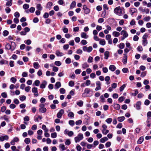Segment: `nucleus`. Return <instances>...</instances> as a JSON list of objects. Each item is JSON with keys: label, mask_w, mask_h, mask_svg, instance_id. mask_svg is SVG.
Returning a JSON list of instances; mask_svg holds the SVG:
<instances>
[{"label": "nucleus", "mask_w": 151, "mask_h": 151, "mask_svg": "<svg viewBox=\"0 0 151 151\" xmlns=\"http://www.w3.org/2000/svg\"><path fill=\"white\" fill-rule=\"evenodd\" d=\"M141 102L140 101H137L135 104V107L137 110H139L140 109Z\"/></svg>", "instance_id": "nucleus-9"}, {"label": "nucleus", "mask_w": 151, "mask_h": 151, "mask_svg": "<svg viewBox=\"0 0 151 151\" xmlns=\"http://www.w3.org/2000/svg\"><path fill=\"white\" fill-rule=\"evenodd\" d=\"M34 68L36 69H38L40 67L39 63L37 62H35L33 63Z\"/></svg>", "instance_id": "nucleus-13"}, {"label": "nucleus", "mask_w": 151, "mask_h": 151, "mask_svg": "<svg viewBox=\"0 0 151 151\" xmlns=\"http://www.w3.org/2000/svg\"><path fill=\"white\" fill-rule=\"evenodd\" d=\"M89 66V65L87 63H85L82 65V67L84 69H85L86 68L88 67Z\"/></svg>", "instance_id": "nucleus-33"}, {"label": "nucleus", "mask_w": 151, "mask_h": 151, "mask_svg": "<svg viewBox=\"0 0 151 151\" xmlns=\"http://www.w3.org/2000/svg\"><path fill=\"white\" fill-rule=\"evenodd\" d=\"M28 76V73L27 72H23L22 74V76L23 77H27Z\"/></svg>", "instance_id": "nucleus-44"}, {"label": "nucleus", "mask_w": 151, "mask_h": 151, "mask_svg": "<svg viewBox=\"0 0 151 151\" xmlns=\"http://www.w3.org/2000/svg\"><path fill=\"white\" fill-rule=\"evenodd\" d=\"M99 144V142L97 140H95L94 141L93 143V147H95L97 145Z\"/></svg>", "instance_id": "nucleus-49"}, {"label": "nucleus", "mask_w": 151, "mask_h": 151, "mask_svg": "<svg viewBox=\"0 0 151 151\" xmlns=\"http://www.w3.org/2000/svg\"><path fill=\"white\" fill-rule=\"evenodd\" d=\"M114 107L116 110H119L120 109V106L118 104H115L114 105Z\"/></svg>", "instance_id": "nucleus-29"}, {"label": "nucleus", "mask_w": 151, "mask_h": 151, "mask_svg": "<svg viewBox=\"0 0 151 151\" xmlns=\"http://www.w3.org/2000/svg\"><path fill=\"white\" fill-rule=\"evenodd\" d=\"M127 55L124 56V58L122 60V62L124 64H126L127 61Z\"/></svg>", "instance_id": "nucleus-31"}, {"label": "nucleus", "mask_w": 151, "mask_h": 151, "mask_svg": "<svg viewBox=\"0 0 151 151\" xmlns=\"http://www.w3.org/2000/svg\"><path fill=\"white\" fill-rule=\"evenodd\" d=\"M9 138V137L8 135L2 136L0 137V140L1 142H3L5 140H7Z\"/></svg>", "instance_id": "nucleus-8"}, {"label": "nucleus", "mask_w": 151, "mask_h": 151, "mask_svg": "<svg viewBox=\"0 0 151 151\" xmlns=\"http://www.w3.org/2000/svg\"><path fill=\"white\" fill-rule=\"evenodd\" d=\"M69 124L71 126H73L75 124L74 121L73 120H70L69 122Z\"/></svg>", "instance_id": "nucleus-54"}, {"label": "nucleus", "mask_w": 151, "mask_h": 151, "mask_svg": "<svg viewBox=\"0 0 151 151\" xmlns=\"http://www.w3.org/2000/svg\"><path fill=\"white\" fill-rule=\"evenodd\" d=\"M139 11L142 12L143 13H145L146 14L149 13V10L148 9H143V8L142 7H140L139 8Z\"/></svg>", "instance_id": "nucleus-5"}, {"label": "nucleus", "mask_w": 151, "mask_h": 151, "mask_svg": "<svg viewBox=\"0 0 151 151\" xmlns=\"http://www.w3.org/2000/svg\"><path fill=\"white\" fill-rule=\"evenodd\" d=\"M76 5V2L75 1H73L71 3L70 6V9H72L74 8Z\"/></svg>", "instance_id": "nucleus-26"}, {"label": "nucleus", "mask_w": 151, "mask_h": 151, "mask_svg": "<svg viewBox=\"0 0 151 151\" xmlns=\"http://www.w3.org/2000/svg\"><path fill=\"white\" fill-rule=\"evenodd\" d=\"M1 96L4 98H6L7 97V95L6 92H3L1 94Z\"/></svg>", "instance_id": "nucleus-56"}, {"label": "nucleus", "mask_w": 151, "mask_h": 151, "mask_svg": "<svg viewBox=\"0 0 151 151\" xmlns=\"http://www.w3.org/2000/svg\"><path fill=\"white\" fill-rule=\"evenodd\" d=\"M102 133L104 135H106L108 133L109 131V130L106 129H103L102 130Z\"/></svg>", "instance_id": "nucleus-37"}, {"label": "nucleus", "mask_w": 151, "mask_h": 151, "mask_svg": "<svg viewBox=\"0 0 151 151\" xmlns=\"http://www.w3.org/2000/svg\"><path fill=\"white\" fill-rule=\"evenodd\" d=\"M137 11V10L136 9L134 8H133L130 9L129 10V12L131 15H132L134 13L136 12Z\"/></svg>", "instance_id": "nucleus-20"}, {"label": "nucleus", "mask_w": 151, "mask_h": 151, "mask_svg": "<svg viewBox=\"0 0 151 151\" xmlns=\"http://www.w3.org/2000/svg\"><path fill=\"white\" fill-rule=\"evenodd\" d=\"M99 44L102 45H104L106 44V42L104 39H101L99 42Z\"/></svg>", "instance_id": "nucleus-34"}, {"label": "nucleus", "mask_w": 151, "mask_h": 151, "mask_svg": "<svg viewBox=\"0 0 151 151\" xmlns=\"http://www.w3.org/2000/svg\"><path fill=\"white\" fill-rule=\"evenodd\" d=\"M3 118L4 119L6 122H9V118L8 117V116H7L6 115H4Z\"/></svg>", "instance_id": "nucleus-36"}, {"label": "nucleus", "mask_w": 151, "mask_h": 151, "mask_svg": "<svg viewBox=\"0 0 151 151\" xmlns=\"http://www.w3.org/2000/svg\"><path fill=\"white\" fill-rule=\"evenodd\" d=\"M19 141V139L17 137H15L11 141L10 144L12 145H15L16 142H18Z\"/></svg>", "instance_id": "nucleus-7"}, {"label": "nucleus", "mask_w": 151, "mask_h": 151, "mask_svg": "<svg viewBox=\"0 0 151 151\" xmlns=\"http://www.w3.org/2000/svg\"><path fill=\"white\" fill-rule=\"evenodd\" d=\"M108 140V138L107 137H104L102 138H101L100 139V141L101 142L104 143L105 141H106Z\"/></svg>", "instance_id": "nucleus-23"}, {"label": "nucleus", "mask_w": 151, "mask_h": 151, "mask_svg": "<svg viewBox=\"0 0 151 151\" xmlns=\"http://www.w3.org/2000/svg\"><path fill=\"white\" fill-rule=\"evenodd\" d=\"M25 42L27 45H29L31 43V41L30 40H25Z\"/></svg>", "instance_id": "nucleus-64"}, {"label": "nucleus", "mask_w": 151, "mask_h": 151, "mask_svg": "<svg viewBox=\"0 0 151 151\" xmlns=\"http://www.w3.org/2000/svg\"><path fill=\"white\" fill-rule=\"evenodd\" d=\"M146 122L147 124V126L148 127H150L151 125V118L150 117L148 118Z\"/></svg>", "instance_id": "nucleus-17"}, {"label": "nucleus", "mask_w": 151, "mask_h": 151, "mask_svg": "<svg viewBox=\"0 0 151 151\" xmlns=\"http://www.w3.org/2000/svg\"><path fill=\"white\" fill-rule=\"evenodd\" d=\"M112 120V119L111 118H108L106 120V122L108 124H109L111 123Z\"/></svg>", "instance_id": "nucleus-45"}, {"label": "nucleus", "mask_w": 151, "mask_h": 151, "mask_svg": "<svg viewBox=\"0 0 151 151\" xmlns=\"http://www.w3.org/2000/svg\"><path fill=\"white\" fill-rule=\"evenodd\" d=\"M47 110L45 108H39V111L40 112L42 113H45L46 112Z\"/></svg>", "instance_id": "nucleus-24"}, {"label": "nucleus", "mask_w": 151, "mask_h": 151, "mask_svg": "<svg viewBox=\"0 0 151 151\" xmlns=\"http://www.w3.org/2000/svg\"><path fill=\"white\" fill-rule=\"evenodd\" d=\"M23 9H26L29 8V5L27 4H24L23 5Z\"/></svg>", "instance_id": "nucleus-50"}, {"label": "nucleus", "mask_w": 151, "mask_h": 151, "mask_svg": "<svg viewBox=\"0 0 151 151\" xmlns=\"http://www.w3.org/2000/svg\"><path fill=\"white\" fill-rule=\"evenodd\" d=\"M120 34L121 35L123 36L121 38V40H123L128 36V33L126 31L124 30L121 31Z\"/></svg>", "instance_id": "nucleus-4"}, {"label": "nucleus", "mask_w": 151, "mask_h": 151, "mask_svg": "<svg viewBox=\"0 0 151 151\" xmlns=\"http://www.w3.org/2000/svg\"><path fill=\"white\" fill-rule=\"evenodd\" d=\"M31 87L29 86H27L25 87V90L27 92H29L30 90Z\"/></svg>", "instance_id": "nucleus-61"}, {"label": "nucleus", "mask_w": 151, "mask_h": 151, "mask_svg": "<svg viewBox=\"0 0 151 151\" xmlns=\"http://www.w3.org/2000/svg\"><path fill=\"white\" fill-rule=\"evenodd\" d=\"M55 88L58 89L61 86V84L60 82H57L55 85Z\"/></svg>", "instance_id": "nucleus-18"}, {"label": "nucleus", "mask_w": 151, "mask_h": 151, "mask_svg": "<svg viewBox=\"0 0 151 151\" xmlns=\"http://www.w3.org/2000/svg\"><path fill=\"white\" fill-rule=\"evenodd\" d=\"M47 83L45 81H43L41 84L40 87L41 88H44L47 84Z\"/></svg>", "instance_id": "nucleus-10"}, {"label": "nucleus", "mask_w": 151, "mask_h": 151, "mask_svg": "<svg viewBox=\"0 0 151 151\" xmlns=\"http://www.w3.org/2000/svg\"><path fill=\"white\" fill-rule=\"evenodd\" d=\"M12 0H9L7 2L6 4V5L7 6H12Z\"/></svg>", "instance_id": "nucleus-27"}, {"label": "nucleus", "mask_w": 151, "mask_h": 151, "mask_svg": "<svg viewBox=\"0 0 151 151\" xmlns=\"http://www.w3.org/2000/svg\"><path fill=\"white\" fill-rule=\"evenodd\" d=\"M130 24L131 26H133L135 24V22L134 19H132L130 23Z\"/></svg>", "instance_id": "nucleus-60"}, {"label": "nucleus", "mask_w": 151, "mask_h": 151, "mask_svg": "<svg viewBox=\"0 0 151 151\" xmlns=\"http://www.w3.org/2000/svg\"><path fill=\"white\" fill-rule=\"evenodd\" d=\"M59 148L61 151H64L66 150L67 148L65 145L63 144H61L59 145Z\"/></svg>", "instance_id": "nucleus-11"}, {"label": "nucleus", "mask_w": 151, "mask_h": 151, "mask_svg": "<svg viewBox=\"0 0 151 151\" xmlns=\"http://www.w3.org/2000/svg\"><path fill=\"white\" fill-rule=\"evenodd\" d=\"M81 37L83 38L86 39L88 37V36L85 32H82L81 34Z\"/></svg>", "instance_id": "nucleus-12"}, {"label": "nucleus", "mask_w": 151, "mask_h": 151, "mask_svg": "<svg viewBox=\"0 0 151 151\" xmlns=\"http://www.w3.org/2000/svg\"><path fill=\"white\" fill-rule=\"evenodd\" d=\"M24 142L27 144H28L30 142V140L29 138H26L24 140Z\"/></svg>", "instance_id": "nucleus-41"}, {"label": "nucleus", "mask_w": 151, "mask_h": 151, "mask_svg": "<svg viewBox=\"0 0 151 151\" xmlns=\"http://www.w3.org/2000/svg\"><path fill=\"white\" fill-rule=\"evenodd\" d=\"M83 138V135L82 133H79L78 134L77 136L74 138V140L75 142L77 143L79 142Z\"/></svg>", "instance_id": "nucleus-3"}, {"label": "nucleus", "mask_w": 151, "mask_h": 151, "mask_svg": "<svg viewBox=\"0 0 151 151\" xmlns=\"http://www.w3.org/2000/svg\"><path fill=\"white\" fill-rule=\"evenodd\" d=\"M120 34L119 32L116 31H114L112 32V35L114 37H118L119 36Z\"/></svg>", "instance_id": "nucleus-21"}, {"label": "nucleus", "mask_w": 151, "mask_h": 151, "mask_svg": "<svg viewBox=\"0 0 151 151\" xmlns=\"http://www.w3.org/2000/svg\"><path fill=\"white\" fill-rule=\"evenodd\" d=\"M9 33V32L7 30H4L3 32V35L4 36L6 37L7 36Z\"/></svg>", "instance_id": "nucleus-46"}, {"label": "nucleus", "mask_w": 151, "mask_h": 151, "mask_svg": "<svg viewBox=\"0 0 151 151\" xmlns=\"http://www.w3.org/2000/svg\"><path fill=\"white\" fill-rule=\"evenodd\" d=\"M10 80L11 81L14 83H15L17 81V79L14 77H12L10 79Z\"/></svg>", "instance_id": "nucleus-43"}, {"label": "nucleus", "mask_w": 151, "mask_h": 151, "mask_svg": "<svg viewBox=\"0 0 151 151\" xmlns=\"http://www.w3.org/2000/svg\"><path fill=\"white\" fill-rule=\"evenodd\" d=\"M74 115V113L72 112H69L68 114V116L69 117H73Z\"/></svg>", "instance_id": "nucleus-47"}, {"label": "nucleus", "mask_w": 151, "mask_h": 151, "mask_svg": "<svg viewBox=\"0 0 151 151\" xmlns=\"http://www.w3.org/2000/svg\"><path fill=\"white\" fill-rule=\"evenodd\" d=\"M66 64H70L71 62V60L70 58H67L65 60Z\"/></svg>", "instance_id": "nucleus-51"}, {"label": "nucleus", "mask_w": 151, "mask_h": 151, "mask_svg": "<svg viewBox=\"0 0 151 151\" xmlns=\"http://www.w3.org/2000/svg\"><path fill=\"white\" fill-rule=\"evenodd\" d=\"M126 85L125 84H123L120 88V91H122L126 87Z\"/></svg>", "instance_id": "nucleus-58"}, {"label": "nucleus", "mask_w": 151, "mask_h": 151, "mask_svg": "<svg viewBox=\"0 0 151 151\" xmlns=\"http://www.w3.org/2000/svg\"><path fill=\"white\" fill-rule=\"evenodd\" d=\"M87 148L88 149H90L93 147V145H92L87 144Z\"/></svg>", "instance_id": "nucleus-59"}, {"label": "nucleus", "mask_w": 151, "mask_h": 151, "mask_svg": "<svg viewBox=\"0 0 151 151\" xmlns=\"http://www.w3.org/2000/svg\"><path fill=\"white\" fill-rule=\"evenodd\" d=\"M142 45L145 46H146L148 43V42L147 40L143 39L142 40Z\"/></svg>", "instance_id": "nucleus-38"}, {"label": "nucleus", "mask_w": 151, "mask_h": 151, "mask_svg": "<svg viewBox=\"0 0 151 151\" xmlns=\"http://www.w3.org/2000/svg\"><path fill=\"white\" fill-rule=\"evenodd\" d=\"M60 92L62 94H64L65 92V90L64 88H61L60 89Z\"/></svg>", "instance_id": "nucleus-55"}, {"label": "nucleus", "mask_w": 151, "mask_h": 151, "mask_svg": "<svg viewBox=\"0 0 151 151\" xmlns=\"http://www.w3.org/2000/svg\"><path fill=\"white\" fill-rule=\"evenodd\" d=\"M65 143L66 145H69L70 144L71 142L69 139H67L66 140V141L65 142Z\"/></svg>", "instance_id": "nucleus-52"}, {"label": "nucleus", "mask_w": 151, "mask_h": 151, "mask_svg": "<svg viewBox=\"0 0 151 151\" xmlns=\"http://www.w3.org/2000/svg\"><path fill=\"white\" fill-rule=\"evenodd\" d=\"M82 121L81 120H79L76 122V125H78L81 124L82 123Z\"/></svg>", "instance_id": "nucleus-62"}, {"label": "nucleus", "mask_w": 151, "mask_h": 151, "mask_svg": "<svg viewBox=\"0 0 151 151\" xmlns=\"http://www.w3.org/2000/svg\"><path fill=\"white\" fill-rule=\"evenodd\" d=\"M124 44L123 43H121L118 45L119 47L121 49H122L124 47Z\"/></svg>", "instance_id": "nucleus-39"}, {"label": "nucleus", "mask_w": 151, "mask_h": 151, "mask_svg": "<svg viewBox=\"0 0 151 151\" xmlns=\"http://www.w3.org/2000/svg\"><path fill=\"white\" fill-rule=\"evenodd\" d=\"M125 117L124 116L119 117L118 118V121L120 122L123 121L125 119Z\"/></svg>", "instance_id": "nucleus-30"}, {"label": "nucleus", "mask_w": 151, "mask_h": 151, "mask_svg": "<svg viewBox=\"0 0 151 151\" xmlns=\"http://www.w3.org/2000/svg\"><path fill=\"white\" fill-rule=\"evenodd\" d=\"M91 91L89 88H86L84 90V93H83L82 95V96L83 97H84L85 96L84 95L85 93H86V94H88Z\"/></svg>", "instance_id": "nucleus-15"}, {"label": "nucleus", "mask_w": 151, "mask_h": 151, "mask_svg": "<svg viewBox=\"0 0 151 151\" xmlns=\"http://www.w3.org/2000/svg\"><path fill=\"white\" fill-rule=\"evenodd\" d=\"M14 16L16 18L19 17L20 16L19 13L17 12H16L14 14Z\"/></svg>", "instance_id": "nucleus-63"}, {"label": "nucleus", "mask_w": 151, "mask_h": 151, "mask_svg": "<svg viewBox=\"0 0 151 151\" xmlns=\"http://www.w3.org/2000/svg\"><path fill=\"white\" fill-rule=\"evenodd\" d=\"M64 113V111L63 109H60L57 114V117L60 118L62 116V115Z\"/></svg>", "instance_id": "nucleus-6"}, {"label": "nucleus", "mask_w": 151, "mask_h": 151, "mask_svg": "<svg viewBox=\"0 0 151 151\" xmlns=\"http://www.w3.org/2000/svg\"><path fill=\"white\" fill-rule=\"evenodd\" d=\"M83 102L82 101L80 100V101L77 102L76 104L77 105L81 107L83 106Z\"/></svg>", "instance_id": "nucleus-28"}, {"label": "nucleus", "mask_w": 151, "mask_h": 151, "mask_svg": "<svg viewBox=\"0 0 151 151\" xmlns=\"http://www.w3.org/2000/svg\"><path fill=\"white\" fill-rule=\"evenodd\" d=\"M148 37V35L147 33H145L142 37L143 39L147 40Z\"/></svg>", "instance_id": "nucleus-53"}, {"label": "nucleus", "mask_w": 151, "mask_h": 151, "mask_svg": "<svg viewBox=\"0 0 151 151\" xmlns=\"http://www.w3.org/2000/svg\"><path fill=\"white\" fill-rule=\"evenodd\" d=\"M88 63H91L93 62V58L91 56H89L88 57Z\"/></svg>", "instance_id": "nucleus-40"}, {"label": "nucleus", "mask_w": 151, "mask_h": 151, "mask_svg": "<svg viewBox=\"0 0 151 151\" xmlns=\"http://www.w3.org/2000/svg\"><path fill=\"white\" fill-rule=\"evenodd\" d=\"M104 58L107 59L109 58V52L108 51H106L104 53Z\"/></svg>", "instance_id": "nucleus-22"}, {"label": "nucleus", "mask_w": 151, "mask_h": 151, "mask_svg": "<svg viewBox=\"0 0 151 151\" xmlns=\"http://www.w3.org/2000/svg\"><path fill=\"white\" fill-rule=\"evenodd\" d=\"M42 128L44 130L45 132H47L48 131V129L47 128L46 126L45 125H42Z\"/></svg>", "instance_id": "nucleus-42"}, {"label": "nucleus", "mask_w": 151, "mask_h": 151, "mask_svg": "<svg viewBox=\"0 0 151 151\" xmlns=\"http://www.w3.org/2000/svg\"><path fill=\"white\" fill-rule=\"evenodd\" d=\"M11 44L12 45V46L9 43H6L5 45V49L7 50H11V51L14 50L15 48V43L12 42Z\"/></svg>", "instance_id": "nucleus-1"}, {"label": "nucleus", "mask_w": 151, "mask_h": 151, "mask_svg": "<svg viewBox=\"0 0 151 151\" xmlns=\"http://www.w3.org/2000/svg\"><path fill=\"white\" fill-rule=\"evenodd\" d=\"M36 7L38 10L40 11L42 10V7L41 6V5L40 4H37Z\"/></svg>", "instance_id": "nucleus-32"}, {"label": "nucleus", "mask_w": 151, "mask_h": 151, "mask_svg": "<svg viewBox=\"0 0 151 151\" xmlns=\"http://www.w3.org/2000/svg\"><path fill=\"white\" fill-rule=\"evenodd\" d=\"M55 54L57 56L59 57L62 56L64 55V54L63 52H60L58 50L56 51Z\"/></svg>", "instance_id": "nucleus-14"}, {"label": "nucleus", "mask_w": 151, "mask_h": 151, "mask_svg": "<svg viewBox=\"0 0 151 151\" xmlns=\"http://www.w3.org/2000/svg\"><path fill=\"white\" fill-rule=\"evenodd\" d=\"M8 64V61L4 60H0V64L1 65H3V64Z\"/></svg>", "instance_id": "nucleus-19"}, {"label": "nucleus", "mask_w": 151, "mask_h": 151, "mask_svg": "<svg viewBox=\"0 0 151 151\" xmlns=\"http://www.w3.org/2000/svg\"><path fill=\"white\" fill-rule=\"evenodd\" d=\"M144 140V138L142 137H139L138 140L137 141L138 144H141Z\"/></svg>", "instance_id": "nucleus-25"}, {"label": "nucleus", "mask_w": 151, "mask_h": 151, "mask_svg": "<svg viewBox=\"0 0 151 151\" xmlns=\"http://www.w3.org/2000/svg\"><path fill=\"white\" fill-rule=\"evenodd\" d=\"M114 12L119 16H121L122 14V10L120 7H117L114 9Z\"/></svg>", "instance_id": "nucleus-2"}, {"label": "nucleus", "mask_w": 151, "mask_h": 151, "mask_svg": "<svg viewBox=\"0 0 151 151\" xmlns=\"http://www.w3.org/2000/svg\"><path fill=\"white\" fill-rule=\"evenodd\" d=\"M51 137L52 138H55L57 136V134L56 132L52 133L51 135Z\"/></svg>", "instance_id": "nucleus-48"}, {"label": "nucleus", "mask_w": 151, "mask_h": 151, "mask_svg": "<svg viewBox=\"0 0 151 151\" xmlns=\"http://www.w3.org/2000/svg\"><path fill=\"white\" fill-rule=\"evenodd\" d=\"M102 71L104 73H106L108 71V69L106 67H104L102 68Z\"/></svg>", "instance_id": "nucleus-57"}, {"label": "nucleus", "mask_w": 151, "mask_h": 151, "mask_svg": "<svg viewBox=\"0 0 151 151\" xmlns=\"http://www.w3.org/2000/svg\"><path fill=\"white\" fill-rule=\"evenodd\" d=\"M109 69L112 71H114L116 69V68L114 65H111L109 66Z\"/></svg>", "instance_id": "nucleus-16"}, {"label": "nucleus", "mask_w": 151, "mask_h": 151, "mask_svg": "<svg viewBox=\"0 0 151 151\" xmlns=\"http://www.w3.org/2000/svg\"><path fill=\"white\" fill-rule=\"evenodd\" d=\"M40 83V81L39 80H37L35 81L33 84H34L36 86H39Z\"/></svg>", "instance_id": "nucleus-35"}]
</instances>
